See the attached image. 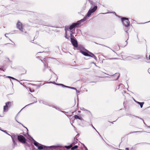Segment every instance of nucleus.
Segmentation results:
<instances>
[{"label": "nucleus", "instance_id": "de8ad7c7", "mask_svg": "<svg viewBox=\"0 0 150 150\" xmlns=\"http://www.w3.org/2000/svg\"><path fill=\"white\" fill-rule=\"evenodd\" d=\"M109 146H110L111 148H113V149H115V148L113 147V146H112L111 145H109Z\"/></svg>", "mask_w": 150, "mask_h": 150}, {"label": "nucleus", "instance_id": "473e14b6", "mask_svg": "<svg viewBox=\"0 0 150 150\" xmlns=\"http://www.w3.org/2000/svg\"><path fill=\"white\" fill-rule=\"evenodd\" d=\"M72 144H70L68 146H65V147L67 149H69L70 148H71V146Z\"/></svg>", "mask_w": 150, "mask_h": 150}, {"label": "nucleus", "instance_id": "4468645a", "mask_svg": "<svg viewBox=\"0 0 150 150\" xmlns=\"http://www.w3.org/2000/svg\"><path fill=\"white\" fill-rule=\"evenodd\" d=\"M33 141V144L34 145L36 146L38 149V147L39 146V144L40 143H38V142H37L36 141H35L34 139L33 138H32Z\"/></svg>", "mask_w": 150, "mask_h": 150}, {"label": "nucleus", "instance_id": "412c9836", "mask_svg": "<svg viewBox=\"0 0 150 150\" xmlns=\"http://www.w3.org/2000/svg\"><path fill=\"white\" fill-rule=\"evenodd\" d=\"M16 121L17 122H18V123H19L20 124H21L25 128H26L27 129V134H28V136H29V135L28 134V129H27V128L25 126H24V125L23 124H22L21 123L19 122L17 120H16Z\"/></svg>", "mask_w": 150, "mask_h": 150}, {"label": "nucleus", "instance_id": "8fccbe9b", "mask_svg": "<svg viewBox=\"0 0 150 150\" xmlns=\"http://www.w3.org/2000/svg\"><path fill=\"white\" fill-rule=\"evenodd\" d=\"M40 60H41V61H42V62L44 64V63H45L46 62H45V60H44V61L43 60V61H42L41 59H40Z\"/></svg>", "mask_w": 150, "mask_h": 150}, {"label": "nucleus", "instance_id": "6ab92c4d", "mask_svg": "<svg viewBox=\"0 0 150 150\" xmlns=\"http://www.w3.org/2000/svg\"><path fill=\"white\" fill-rule=\"evenodd\" d=\"M89 54V57H91L93 58L96 60H97V57L93 53L90 52H88Z\"/></svg>", "mask_w": 150, "mask_h": 150}, {"label": "nucleus", "instance_id": "69168bd1", "mask_svg": "<svg viewBox=\"0 0 150 150\" xmlns=\"http://www.w3.org/2000/svg\"><path fill=\"white\" fill-rule=\"evenodd\" d=\"M134 101H135V102H136H136H137V101L136 100H135L134 99Z\"/></svg>", "mask_w": 150, "mask_h": 150}, {"label": "nucleus", "instance_id": "79ce46f5", "mask_svg": "<svg viewBox=\"0 0 150 150\" xmlns=\"http://www.w3.org/2000/svg\"><path fill=\"white\" fill-rule=\"evenodd\" d=\"M44 66L45 68H48V66L47 65H46L45 63H44Z\"/></svg>", "mask_w": 150, "mask_h": 150}, {"label": "nucleus", "instance_id": "2eb2a0df", "mask_svg": "<svg viewBox=\"0 0 150 150\" xmlns=\"http://www.w3.org/2000/svg\"><path fill=\"white\" fill-rule=\"evenodd\" d=\"M86 19V18H83L81 19V20L79 21H77L76 22V23H77V24L79 26L81 24V23L83 22H84V21H85Z\"/></svg>", "mask_w": 150, "mask_h": 150}, {"label": "nucleus", "instance_id": "338daca9", "mask_svg": "<svg viewBox=\"0 0 150 150\" xmlns=\"http://www.w3.org/2000/svg\"><path fill=\"white\" fill-rule=\"evenodd\" d=\"M37 58H38V59H39V58H40V57H37Z\"/></svg>", "mask_w": 150, "mask_h": 150}, {"label": "nucleus", "instance_id": "ea45409f", "mask_svg": "<svg viewBox=\"0 0 150 150\" xmlns=\"http://www.w3.org/2000/svg\"><path fill=\"white\" fill-rule=\"evenodd\" d=\"M99 45H102V46H105V47H108V48H109L111 50H112L113 52H114V50H112V49H111L110 48V47H108L106 46H105V45H102V44H99Z\"/></svg>", "mask_w": 150, "mask_h": 150}, {"label": "nucleus", "instance_id": "f03ea898", "mask_svg": "<svg viewBox=\"0 0 150 150\" xmlns=\"http://www.w3.org/2000/svg\"><path fill=\"white\" fill-rule=\"evenodd\" d=\"M58 147V146H46L40 144L39 146L38 147V149L42 150V149H44L45 150H49L50 149H53L56 148Z\"/></svg>", "mask_w": 150, "mask_h": 150}, {"label": "nucleus", "instance_id": "aec40b11", "mask_svg": "<svg viewBox=\"0 0 150 150\" xmlns=\"http://www.w3.org/2000/svg\"><path fill=\"white\" fill-rule=\"evenodd\" d=\"M6 77L9 78L10 79V81H11V79H13V80H15L16 81H17L20 82H19L18 80L17 79H15V78H13V77H11V76H7Z\"/></svg>", "mask_w": 150, "mask_h": 150}, {"label": "nucleus", "instance_id": "0e129e2a", "mask_svg": "<svg viewBox=\"0 0 150 150\" xmlns=\"http://www.w3.org/2000/svg\"><path fill=\"white\" fill-rule=\"evenodd\" d=\"M125 149L126 150H128L129 148H126Z\"/></svg>", "mask_w": 150, "mask_h": 150}, {"label": "nucleus", "instance_id": "bb28decb", "mask_svg": "<svg viewBox=\"0 0 150 150\" xmlns=\"http://www.w3.org/2000/svg\"><path fill=\"white\" fill-rule=\"evenodd\" d=\"M39 102L40 103H43L45 105H48L47 104V103L46 102L44 101L43 100H40Z\"/></svg>", "mask_w": 150, "mask_h": 150}, {"label": "nucleus", "instance_id": "f8f14e48", "mask_svg": "<svg viewBox=\"0 0 150 150\" xmlns=\"http://www.w3.org/2000/svg\"><path fill=\"white\" fill-rule=\"evenodd\" d=\"M80 52L82 54H83L85 56L88 57H89V54L88 52H89L88 51V52H86L85 51H83L82 50H80Z\"/></svg>", "mask_w": 150, "mask_h": 150}, {"label": "nucleus", "instance_id": "603ef678", "mask_svg": "<svg viewBox=\"0 0 150 150\" xmlns=\"http://www.w3.org/2000/svg\"><path fill=\"white\" fill-rule=\"evenodd\" d=\"M96 131L97 132V133H98V134H99V135L100 136V137H101V138L103 139V138L102 137H101V136L100 135V134L96 130Z\"/></svg>", "mask_w": 150, "mask_h": 150}, {"label": "nucleus", "instance_id": "bf43d9fd", "mask_svg": "<svg viewBox=\"0 0 150 150\" xmlns=\"http://www.w3.org/2000/svg\"><path fill=\"white\" fill-rule=\"evenodd\" d=\"M71 125L74 128H76L72 124H71Z\"/></svg>", "mask_w": 150, "mask_h": 150}, {"label": "nucleus", "instance_id": "13d9d810", "mask_svg": "<svg viewBox=\"0 0 150 150\" xmlns=\"http://www.w3.org/2000/svg\"><path fill=\"white\" fill-rule=\"evenodd\" d=\"M25 108L23 107L20 111L18 113V114H19V113H20V112L24 108Z\"/></svg>", "mask_w": 150, "mask_h": 150}, {"label": "nucleus", "instance_id": "052dcab7", "mask_svg": "<svg viewBox=\"0 0 150 150\" xmlns=\"http://www.w3.org/2000/svg\"><path fill=\"white\" fill-rule=\"evenodd\" d=\"M7 34H5L4 35H5V36L7 38V37H7V36H6V35Z\"/></svg>", "mask_w": 150, "mask_h": 150}, {"label": "nucleus", "instance_id": "20e7f679", "mask_svg": "<svg viewBox=\"0 0 150 150\" xmlns=\"http://www.w3.org/2000/svg\"><path fill=\"white\" fill-rule=\"evenodd\" d=\"M6 105L4 107L3 112H7L8 109L12 106V104L11 102L8 101L6 103Z\"/></svg>", "mask_w": 150, "mask_h": 150}, {"label": "nucleus", "instance_id": "a19ab883", "mask_svg": "<svg viewBox=\"0 0 150 150\" xmlns=\"http://www.w3.org/2000/svg\"><path fill=\"white\" fill-rule=\"evenodd\" d=\"M0 130H1V131L5 132V133H7V132H6V130H3L1 129L0 128Z\"/></svg>", "mask_w": 150, "mask_h": 150}, {"label": "nucleus", "instance_id": "f257e3e1", "mask_svg": "<svg viewBox=\"0 0 150 150\" xmlns=\"http://www.w3.org/2000/svg\"><path fill=\"white\" fill-rule=\"evenodd\" d=\"M121 21L122 24L125 27V31L127 33L128 35V33L127 32L129 29V26L130 25V23L128 18L125 17H122L121 18Z\"/></svg>", "mask_w": 150, "mask_h": 150}, {"label": "nucleus", "instance_id": "6e6552de", "mask_svg": "<svg viewBox=\"0 0 150 150\" xmlns=\"http://www.w3.org/2000/svg\"><path fill=\"white\" fill-rule=\"evenodd\" d=\"M78 26V25L76 23H73L68 28V29L71 31H72V30L74 28H77Z\"/></svg>", "mask_w": 150, "mask_h": 150}, {"label": "nucleus", "instance_id": "680f3d73", "mask_svg": "<svg viewBox=\"0 0 150 150\" xmlns=\"http://www.w3.org/2000/svg\"><path fill=\"white\" fill-rule=\"evenodd\" d=\"M77 100H78V103H77V105H78V100H79V99L78 97L77 96Z\"/></svg>", "mask_w": 150, "mask_h": 150}, {"label": "nucleus", "instance_id": "864d4df0", "mask_svg": "<svg viewBox=\"0 0 150 150\" xmlns=\"http://www.w3.org/2000/svg\"><path fill=\"white\" fill-rule=\"evenodd\" d=\"M55 76L56 78V80H57L58 79V77L55 74Z\"/></svg>", "mask_w": 150, "mask_h": 150}, {"label": "nucleus", "instance_id": "0eeeda50", "mask_svg": "<svg viewBox=\"0 0 150 150\" xmlns=\"http://www.w3.org/2000/svg\"><path fill=\"white\" fill-rule=\"evenodd\" d=\"M16 27L17 28L21 31H23V28L22 27V24L21 22L18 21L16 24Z\"/></svg>", "mask_w": 150, "mask_h": 150}, {"label": "nucleus", "instance_id": "37998d69", "mask_svg": "<svg viewBox=\"0 0 150 150\" xmlns=\"http://www.w3.org/2000/svg\"><path fill=\"white\" fill-rule=\"evenodd\" d=\"M72 144L71 146V147L72 146H74L75 145V143H74L73 142L71 144Z\"/></svg>", "mask_w": 150, "mask_h": 150}, {"label": "nucleus", "instance_id": "b1692460", "mask_svg": "<svg viewBox=\"0 0 150 150\" xmlns=\"http://www.w3.org/2000/svg\"><path fill=\"white\" fill-rule=\"evenodd\" d=\"M85 111H86V113L88 114L89 115H91V116L92 115L90 111L86 109L85 110Z\"/></svg>", "mask_w": 150, "mask_h": 150}, {"label": "nucleus", "instance_id": "6e6d98bb", "mask_svg": "<svg viewBox=\"0 0 150 150\" xmlns=\"http://www.w3.org/2000/svg\"><path fill=\"white\" fill-rule=\"evenodd\" d=\"M50 83H53V84H56V83L55 82H51Z\"/></svg>", "mask_w": 150, "mask_h": 150}, {"label": "nucleus", "instance_id": "dca6fc26", "mask_svg": "<svg viewBox=\"0 0 150 150\" xmlns=\"http://www.w3.org/2000/svg\"><path fill=\"white\" fill-rule=\"evenodd\" d=\"M18 135H16L13 134H12L11 137L12 139V141L16 140L17 137Z\"/></svg>", "mask_w": 150, "mask_h": 150}, {"label": "nucleus", "instance_id": "5fc2aeb1", "mask_svg": "<svg viewBox=\"0 0 150 150\" xmlns=\"http://www.w3.org/2000/svg\"><path fill=\"white\" fill-rule=\"evenodd\" d=\"M81 110H83L85 111V110L86 109H85L84 108H82V109H81Z\"/></svg>", "mask_w": 150, "mask_h": 150}, {"label": "nucleus", "instance_id": "393cba45", "mask_svg": "<svg viewBox=\"0 0 150 150\" xmlns=\"http://www.w3.org/2000/svg\"><path fill=\"white\" fill-rule=\"evenodd\" d=\"M65 38L68 39V40H69V37H68L67 36V30H66V28H65Z\"/></svg>", "mask_w": 150, "mask_h": 150}, {"label": "nucleus", "instance_id": "774afa93", "mask_svg": "<svg viewBox=\"0 0 150 150\" xmlns=\"http://www.w3.org/2000/svg\"><path fill=\"white\" fill-rule=\"evenodd\" d=\"M50 71H51V72H52V70H51V69H50Z\"/></svg>", "mask_w": 150, "mask_h": 150}, {"label": "nucleus", "instance_id": "49530a36", "mask_svg": "<svg viewBox=\"0 0 150 150\" xmlns=\"http://www.w3.org/2000/svg\"><path fill=\"white\" fill-rule=\"evenodd\" d=\"M72 89H74V90H75L76 91H77V90L75 88L72 87Z\"/></svg>", "mask_w": 150, "mask_h": 150}, {"label": "nucleus", "instance_id": "c85d7f7f", "mask_svg": "<svg viewBox=\"0 0 150 150\" xmlns=\"http://www.w3.org/2000/svg\"><path fill=\"white\" fill-rule=\"evenodd\" d=\"M146 59L148 62H150V54L149 56V57H148L147 56H146Z\"/></svg>", "mask_w": 150, "mask_h": 150}, {"label": "nucleus", "instance_id": "7c9ffc66", "mask_svg": "<svg viewBox=\"0 0 150 150\" xmlns=\"http://www.w3.org/2000/svg\"><path fill=\"white\" fill-rule=\"evenodd\" d=\"M142 132V131H134V132H130L128 134H131L134 133H141Z\"/></svg>", "mask_w": 150, "mask_h": 150}, {"label": "nucleus", "instance_id": "5701e85b", "mask_svg": "<svg viewBox=\"0 0 150 150\" xmlns=\"http://www.w3.org/2000/svg\"><path fill=\"white\" fill-rule=\"evenodd\" d=\"M78 148V145H76L74 146H73L71 147V149L72 150H74L76 149H77Z\"/></svg>", "mask_w": 150, "mask_h": 150}, {"label": "nucleus", "instance_id": "c03bdc74", "mask_svg": "<svg viewBox=\"0 0 150 150\" xmlns=\"http://www.w3.org/2000/svg\"><path fill=\"white\" fill-rule=\"evenodd\" d=\"M68 28H69V26H66V27H65V28H66L67 31V30H69V29H68Z\"/></svg>", "mask_w": 150, "mask_h": 150}, {"label": "nucleus", "instance_id": "39448f33", "mask_svg": "<svg viewBox=\"0 0 150 150\" xmlns=\"http://www.w3.org/2000/svg\"><path fill=\"white\" fill-rule=\"evenodd\" d=\"M71 41L73 46L77 48V50H80V47H78L77 41L75 39L71 38Z\"/></svg>", "mask_w": 150, "mask_h": 150}, {"label": "nucleus", "instance_id": "a211bd4d", "mask_svg": "<svg viewBox=\"0 0 150 150\" xmlns=\"http://www.w3.org/2000/svg\"><path fill=\"white\" fill-rule=\"evenodd\" d=\"M132 57V59H138L141 58L140 56L139 55H133Z\"/></svg>", "mask_w": 150, "mask_h": 150}, {"label": "nucleus", "instance_id": "423d86ee", "mask_svg": "<svg viewBox=\"0 0 150 150\" xmlns=\"http://www.w3.org/2000/svg\"><path fill=\"white\" fill-rule=\"evenodd\" d=\"M17 138L19 141L22 143H25L27 140L22 135H18Z\"/></svg>", "mask_w": 150, "mask_h": 150}, {"label": "nucleus", "instance_id": "9d476101", "mask_svg": "<svg viewBox=\"0 0 150 150\" xmlns=\"http://www.w3.org/2000/svg\"><path fill=\"white\" fill-rule=\"evenodd\" d=\"M32 101L33 102V103H30L27 105H26L25 106L24 108H25V107H26L28 106V105H31L33 104H34V103H36L37 102V99L35 97H33L32 98Z\"/></svg>", "mask_w": 150, "mask_h": 150}, {"label": "nucleus", "instance_id": "9b49d317", "mask_svg": "<svg viewBox=\"0 0 150 150\" xmlns=\"http://www.w3.org/2000/svg\"><path fill=\"white\" fill-rule=\"evenodd\" d=\"M74 118L75 119H79L82 122H85V121L82 117H79L77 115H76L74 116Z\"/></svg>", "mask_w": 150, "mask_h": 150}, {"label": "nucleus", "instance_id": "e2e57ef3", "mask_svg": "<svg viewBox=\"0 0 150 150\" xmlns=\"http://www.w3.org/2000/svg\"><path fill=\"white\" fill-rule=\"evenodd\" d=\"M92 127H93V128L94 129H95L96 130V129L95 128V127H94L93 126V125H92Z\"/></svg>", "mask_w": 150, "mask_h": 150}, {"label": "nucleus", "instance_id": "c9c22d12", "mask_svg": "<svg viewBox=\"0 0 150 150\" xmlns=\"http://www.w3.org/2000/svg\"><path fill=\"white\" fill-rule=\"evenodd\" d=\"M12 141H13V146H16V145H17V144H16V143L15 142V140H14Z\"/></svg>", "mask_w": 150, "mask_h": 150}, {"label": "nucleus", "instance_id": "3c124183", "mask_svg": "<svg viewBox=\"0 0 150 150\" xmlns=\"http://www.w3.org/2000/svg\"><path fill=\"white\" fill-rule=\"evenodd\" d=\"M48 105L50 106H52V107L53 108H55L56 107V106H51V105Z\"/></svg>", "mask_w": 150, "mask_h": 150}, {"label": "nucleus", "instance_id": "4be33fe9", "mask_svg": "<svg viewBox=\"0 0 150 150\" xmlns=\"http://www.w3.org/2000/svg\"><path fill=\"white\" fill-rule=\"evenodd\" d=\"M136 103L139 104L140 105V107L141 108H142L143 106V105L144 103V102H137Z\"/></svg>", "mask_w": 150, "mask_h": 150}, {"label": "nucleus", "instance_id": "ddd939ff", "mask_svg": "<svg viewBox=\"0 0 150 150\" xmlns=\"http://www.w3.org/2000/svg\"><path fill=\"white\" fill-rule=\"evenodd\" d=\"M120 76V74L119 73H116L115 74H114L113 76V77H116L115 78H114V80H117L118 79Z\"/></svg>", "mask_w": 150, "mask_h": 150}, {"label": "nucleus", "instance_id": "1a4fd4ad", "mask_svg": "<svg viewBox=\"0 0 150 150\" xmlns=\"http://www.w3.org/2000/svg\"><path fill=\"white\" fill-rule=\"evenodd\" d=\"M125 86L122 84H120L118 85L116 87L117 90H119L120 91H122L125 89Z\"/></svg>", "mask_w": 150, "mask_h": 150}, {"label": "nucleus", "instance_id": "09e8293b", "mask_svg": "<svg viewBox=\"0 0 150 150\" xmlns=\"http://www.w3.org/2000/svg\"><path fill=\"white\" fill-rule=\"evenodd\" d=\"M74 143L76 144L77 143V141H74V142H73Z\"/></svg>", "mask_w": 150, "mask_h": 150}, {"label": "nucleus", "instance_id": "f704fd0d", "mask_svg": "<svg viewBox=\"0 0 150 150\" xmlns=\"http://www.w3.org/2000/svg\"><path fill=\"white\" fill-rule=\"evenodd\" d=\"M56 85H60V86H61L62 87H63L64 88V85L63 84H60V83H56Z\"/></svg>", "mask_w": 150, "mask_h": 150}, {"label": "nucleus", "instance_id": "4d7b16f0", "mask_svg": "<svg viewBox=\"0 0 150 150\" xmlns=\"http://www.w3.org/2000/svg\"><path fill=\"white\" fill-rule=\"evenodd\" d=\"M142 121H143L145 125H146V124H145V123L144 122V120H143V119H142Z\"/></svg>", "mask_w": 150, "mask_h": 150}, {"label": "nucleus", "instance_id": "4c0bfd02", "mask_svg": "<svg viewBox=\"0 0 150 150\" xmlns=\"http://www.w3.org/2000/svg\"><path fill=\"white\" fill-rule=\"evenodd\" d=\"M71 33H70V35L71 38H72V37H74V36L73 35H72V34L73 33V31H71Z\"/></svg>", "mask_w": 150, "mask_h": 150}, {"label": "nucleus", "instance_id": "f3484780", "mask_svg": "<svg viewBox=\"0 0 150 150\" xmlns=\"http://www.w3.org/2000/svg\"><path fill=\"white\" fill-rule=\"evenodd\" d=\"M132 56H128L123 59V60L124 61H131L132 60Z\"/></svg>", "mask_w": 150, "mask_h": 150}, {"label": "nucleus", "instance_id": "e433bc0d", "mask_svg": "<svg viewBox=\"0 0 150 150\" xmlns=\"http://www.w3.org/2000/svg\"><path fill=\"white\" fill-rule=\"evenodd\" d=\"M64 87L68 88H70V89H72V87H70V86H67L64 85Z\"/></svg>", "mask_w": 150, "mask_h": 150}, {"label": "nucleus", "instance_id": "c756f323", "mask_svg": "<svg viewBox=\"0 0 150 150\" xmlns=\"http://www.w3.org/2000/svg\"><path fill=\"white\" fill-rule=\"evenodd\" d=\"M23 144H25V147H29L30 146V144H28L27 142H26V141L25 142V143H23Z\"/></svg>", "mask_w": 150, "mask_h": 150}, {"label": "nucleus", "instance_id": "cd10ccee", "mask_svg": "<svg viewBox=\"0 0 150 150\" xmlns=\"http://www.w3.org/2000/svg\"><path fill=\"white\" fill-rule=\"evenodd\" d=\"M129 116L130 117H136V118H138L141 120H142L143 119L140 118V117H138V116H134L133 115H129Z\"/></svg>", "mask_w": 150, "mask_h": 150}, {"label": "nucleus", "instance_id": "72a5a7b5", "mask_svg": "<svg viewBox=\"0 0 150 150\" xmlns=\"http://www.w3.org/2000/svg\"><path fill=\"white\" fill-rule=\"evenodd\" d=\"M122 93L123 94V95L125 96L124 94H126L127 95H129V94L127 93H126L125 91L124 90H123L122 91Z\"/></svg>", "mask_w": 150, "mask_h": 150}, {"label": "nucleus", "instance_id": "58836bf2", "mask_svg": "<svg viewBox=\"0 0 150 150\" xmlns=\"http://www.w3.org/2000/svg\"><path fill=\"white\" fill-rule=\"evenodd\" d=\"M117 59L116 58H108L107 59L108 60H112V59Z\"/></svg>", "mask_w": 150, "mask_h": 150}, {"label": "nucleus", "instance_id": "a18cd8bd", "mask_svg": "<svg viewBox=\"0 0 150 150\" xmlns=\"http://www.w3.org/2000/svg\"><path fill=\"white\" fill-rule=\"evenodd\" d=\"M30 91L31 93L34 92V90H32L30 88Z\"/></svg>", "mask_w": 150, "mask_h": 150}, {"label": "nucleus", "instance_id": "2f4dec72", "mask_svg": "<svg viewBox=\"0 0 150 150\" xmlns=\"http://www.w3.org/2000/svg\"><path fill=\"white\" fill-rule=\"evenodd\" d=\"M55 108L57 110H58L62 112H63V113H64V112H65V111H62L61 110L60 108L58 107H56Z\"/></svg>", "mask_w": 150, "mask_h": 150}, {"label": "nucleus", "instance_id": "7ed1b4c3", "mask_svg": "<svg viewBox=\"0 0 150 150\" xmlns=\"http://www.w3.org/2000/svg\"><path fill=\"white\" fill-rule=\"evenodd\" d=\"M97 8V6H94L93 7H91L88 11L86 16L89 17L92 13L94 12L96 10Z\"/></svg>", "mask_w": 150, "mask_h": 150}, {"label": "nucleus", "instance_id": "a878e982", "mask_svg": "<svg viewBox=\"0 0 150 150\" xmlns=\"http://www.w3.org/2000/svg\"><path fill=\"white\" fill-rule=\"evenodd\" d=\"M88 1L91 5H92V6H95V4L93 1L91 0H88Z\"/></svg>", "mask_w": 150, "mask_h": 150}]
</instances>
